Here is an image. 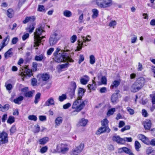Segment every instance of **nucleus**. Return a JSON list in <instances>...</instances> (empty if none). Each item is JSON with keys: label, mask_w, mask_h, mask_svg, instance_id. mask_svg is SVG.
<instances>
[{"label": "nucleus", "mask_w": 155, "mask_h": 155, "mask_svg": "<svg viewBox=\"0 0 155 155\" xmlns=\"http://www.w3.org/2000/svg\"><path fill=\"white\" fill-rule=\"evenodd\" d=\"M70 51L68 50H62L58 48L54 53V57L53 59L56 62L58 63L65 61L73 62L74 60L69 57L68 54L65 52V51Z\"/></svg>", "instance_id": "nucleus-1"}, {"label": "nucleus", "mask_w": 155, "mask_h": 155, "mask_svg": "<svg viewBox=\"0 0 155 155\" xmlns=\"http://www.w3.org/2000/svg\"><path fill=\"white\" fill-rule=\"evenodd\" d=\"M145 82L144 78L140 77L138 78L131 86L130 90L131 92H136L140 89L143 86Z\"/></svg>", "instance_id": "nucleus-2"}, {"label": "nucleus", "mask_w": 155, "mask_h": 155, "mask_svg": "<svg viewBox=\"0 0 155 155\" xmlns=\"http://www.w3.org/2000/svg\"><path fill=\"white\" fill-rule=\"evenodd\" d=\"M45 31L41 27H39L36 29L34 33V47L38 46V43L40 40V35L43 32Z\"/></svg>", "instance_id": "nucleus-3"}, {"label": "nucleus", "mask_w": 155, "mask_h": 155, "mask_svg": "<svg viewBox=\"0 0 155 155\" xmlns=\"http://www.w3.org/2000/svg\"><path fill=\"white\" fill-rule=\"evenodd\" d=\"M85 101H83L82 98L77 97L73 104L72 108L77 109V111H80L85 106Z\"/></svg>", "instance_id": "nucleus-4"}, {"label": "nucleus", "mask_w": 155, "mask_h": 155, "mask_svg": "<svg viewBox=\"0 0 155 155\" xmlns=\"http://www.w3.org/2000/svg\"><path fill=\"white\" fill-rule=\"evenodd\" d=\"M60 38V35L56 31H55L51 35L49 40L50 45L52 46L55 45Z\"/></svg>", "instance_id": "nucleus-5"}, {"label": "nucleus", "mask_w": 155, "mask_h": 155, "mask_svg": "<svg viewBox=\"0 0 155 155\" xmlns=\"http://www.w3.org/2000/svg\"><path fill=\"white\" fill-rule=\"evenodd\" d=\"M96 3L99 7L103 8L110 7L112 4V0H96Z\"/></svg>", "instance_id": "nucleus-6"}, {"label": "nucleus", "mask_w": 155, "mask_h": 155, "mask_svg": "<svg viewBox=\"0 0 155 155\" xmlns=\"http://www.w3.org/2000/svg\"><path fill=\"white\" fill-rule=\"evenodd\" d=\"M77 87L76 83L74 81H72L71 83L70 87L68 90V93L69 94L71 98H72L74 95L75 91Z\"/></svg>", "instance_id": "nucleus-7"}, {"label": "nucleus", "mask_w": 155, "mask_h": 155, "mask_svg": "<svg viewBox=\"0 0 155 155\" xmlns=\"http://www.w3.org/2000/svg\"><path fill=\"white\" fill-rule=\"evenodd\" d=\"M84 147V144L81 143L79 146L72 150L71 155H78L82 151Z\"/></svg>", "instance_id": "nucleus-8"}, {"label": "nucleus", "mask_w": 155, "mask_h": 155, "mask_svg": "<svg viewBox=\"0 0 155 155\" xmlns=\"http://www.w3.org/2000/svg\"><path fill=\"white\" fill-rule=\"evenodd\" d=\"M110 131V129L109 128L108 126H102L100 127L96 132V134L100 135L106 132L109 133Z\"/></svg>", "instance_id": "nucleus-9"}, {"label": "nucleus", "mask_w": 155, "mask_h": 155, "mask_svg": "<svg viewBox=\"0 0 155 155\" xmlns=\"http://www.w3.org/2000/svg\"><path fill=\"white\" fill-rule=\"evenodd\" d=\"M8 134L5 132H2L0 133V145L1 143L4 144L8 143V140L7 138Z\"/></svg>", "instance_id": "nucleus-10"}, {"label": "nucleus", "mask_w": 155, "mask_h": 155, "mask_svg": "<svg viewBox=\"0 0 155 155\" xmlns=\"http://www.w3.org/2000/svg\"><path fill=\"white\" fill-rule=\"evenodd\" d=\"M20 75L21 77L27 78L30 77L33 75V73L29 69H26L24 72H21Z\"/></svg>", "instance_id": "nucleus-11"}, {"label": "nucleus", "mask_w": 155, "mask_h": 155, "mask_svg": "<svg viewBox=\"0 0 155 155\" xmlns=\"http://www.w3.org/2000/svg\"><path fill=\"white\" fill-rule=\"evenodd\" d=\"M81 38H82V40H81V41H80V40H78V46L77 48V51H79L81 50L83 47V43L86 42L84 37L81 36Z\"/></svg>", "instance_id": "nucleus-12"}, {"label": "nucleus", "mask_w": 155, "mask_h": 155, "mask_svg": "<svg viewBox=\"0 0 155 155\" xmlns=\"http://www.w3.org/2000/svg\"><path fill=\"white\" fill-rule=\"evenodd\" d=\"M112 140L113 141L117 142L118 143L124 144V140L123 138H120L119 136H114L113 137Z\"/></svg>", "instance_id": "nucleus-13"}, {"label": "nucleus", "mask_w": 155, "mask_h": 155, "mask_svg": "<svg viewBox=\"0 0 155 155\" xmlns=\"http://www.w3.org/2000/svg\"><path fill=\"white\" fill-rule=\"evenodd\" d=\"M119 150L121 152L123 151L126 153L128 154L129 155H134L131 150L126 147H124L120 148L119 149Z\"/></svg>", "instance_id": "nucleus-14"}, {"label": "nucleus", "mask_w": 155, "mask_h": 155, "mask_svg": "<svg viewBox=\"0 0 155 155\" xmlns=\"http://www.w3.org/2000/svg\"><path fill=\"white\" fill-rule=\"evenodd\" d=\"M143 124L145 129L149 130L151 126V121L149 120H147L144 122Z\"/></svg>", "instance_id": "nucleus-15"}, {"label": "nucleus", "mask_w": 155, "mask_h": 155, "mask_svg": "<svg viewBox=\"0 0 155 155\" xmlns=\"http://www.w3.org/2000/svg\"><path fill=\"white\" fill-rule=\"evenodd\" d=\"M54 101L52 97L49 98L45 102L44 104L45 106H49L51 105H54Z\"/></svg>", "instance_id": "nucleus-16"}, {"label": "nucleus", "mask_w": 155, "mask_h": 155, "mask_svg": "<svg viewBox=\"0 0 155 155\" xmlns=\"http://www.w3.org/2000/svg\"><path fill=\"white\" fill-rule=\"evenodd\" d=\"M138 137L139 139L141 140L144 143L147 144H148V139L145 136L140 134L138 135Z\"/></svg>", "instance_id": "nucleus-17"}, {"label": "nucleus", "mask_w": 155, "mask_h": 155, "mask_svg": "<svg viewBox=\"0 0 155 155\" xmlns=\"http://www.w3.org/2000/svg\"><path fill=\"white\" fill-rule=\"evenodd\" d=\"M88 122V120L84 118L81 119L77 124L78 126H85Z\"/></svg>", "instance_id": "nucleus-18"}, {"label": "nucleus", "mask_w": 155, "mask_h": 155, "mask_svg": "<svg viewBox=\"0 0 155 155\" xmlns=\"http://www.w3.org/2000/svg\"><path fill=\"white\" fill-rule=\"evenodd\" d=\"M46 58L44 54H41L39 55H36L35 57V60L37 61H44Z\"/></svg>", "instance_id": "nucleus-19"}, {"label": "nucleus", "mask_w": 155, "mask_h": 155, "mask_svg": "<svg viewBox=\"0 0 155 155\" xmlns=\"http://www.w3.org/2000/svg\"><path fill=\"white\" fill-rule=\"evenodd\" d=\"M39 76L43 81H46L50 78L49 75L47 73L41 74Z\"/></svg>", "instance_id": "nucleus-20"}, {"label": "nucleus", "mask_w": 155, "mask_h": 155, "mask_svg": "<svg viewBox=\"0 0 155 155\" xmlns=\"http://www.w3.org/2000/svg\"><path fill=\"white\" fill-rule=\"evenodd\" d=\"M85 91V89L81 87H79L78 91V97L82 98Z\"/></svg>", "instance_id": "nucleus-21"}, {"label": "nucleus", "mask_w": 155, "mask_h": 155, "mask_svg": "<svg viewBox=\"0 0 155 155\" xmlns=\"http://www.w3.org/2000/svg\"><path fill=\"white\" fill-rule=\"evenodd\" d=\"M35 19V18L34 16L26 17L25 19L23 21L24 24H26L29 21H33Z\"/></svg>", "instance_id": "nucleus-22"}, {"label": "nucleus", "mask_w": 155, "mask_h": 155, "mask_svg": "<svg viewBox=\"0 0 155 155\" xmlns=\"http://www.w3.org/2000/svg\"><path fill=\"white\" fill-rule=\"evenodd\" d=\"M87 87L89 90H94L96 88V84L95 82L93 80H92V84H89Z\"/></svg>", "instance_id": "nucleus-23"}, {"label": "nucleus", "mask_w": 155, "mask_h": 155, "mask_svg": "<svg viewBox=\"0 0 155 155\" xmlns=\"http://www.w3.org/2000/svg\"><path fill=\"white\" fill-rule=\"evenodd\" d=\"M24 99L23 97L20 96L13 100V102L16 104H20Z\"/></svg>", "instance_id": "nucleus-24"}, {"label": "nucleus", "mask_w": 155, "mask_h": 155, "mask_svg": "<svg viewBox=\"0 0 155 155\" xmlns=\"http://www.w3.org/2000/svg\"><path fill=\"white\" fill-rule=\"evenodd\" d=\"M49 138L48 137H45L39 140V141L40 144L41 145H44L48 141Z\"/></svg>", "instance_id": "nucleus-25"}, {"label": "nucleus", "mask_w": 155, "mask_h": 155, "mask_svg": "<svg viewBox=\"0 0 155 155\" xmlns=\"http://www.w3.org/2000/svg\"><path fill=\"white\" fill-rule=\"evenodd\" d=\"M12 48H10L5 53L4 56L5 58L10 57L11 55H12Z\"/></svg>", "instance_id": "nucleus-26"}, {"label": "nucleus", "mask_w": 155, "mask_h": 155, "mask_svg": "<svg viewBox=\"0 0 155 155\" xmlns=\"http://www.w3.org/2000/svg\"><path fill=\"white\" fill-rule=\"evenodd\" d=\"M14 14V12L12 8H9L7 12V15L8 17L12 18Z\"/></svg>", "instance_id": "nucleus-27"}, {"label": "nucleus", "mask_w": 155, "mask_h": 155, "mask_svg": "<svg viewBox=\"0 0 155 155\" xmlns=\"http://www.w3.org/2000/svg\"><path fill=\"white\" fill-rule=\"evenodd\" d=\"M35 28V25L32 23L29 26L26 28V30L28 31L30 33H32Z\"/></svg>", "instance_id": "nucleus-28"}, {"label": "nucleus", "mask_w": 155, "mask_h": 155, "mask_svg": "<svg viewBox=\"0 0 155 155\" xmlns=\"http://www.w3.org/2000/svg\"><path fill=\"white\" fill-rule=\"evenodd\" d=\"M92 12H93V15L92 16V17L93 18H95L98 15V11L97 9L95 8L92 9Z\"/></svg>", "instance_id": "nucleus-29"}, {"label": "nucleus", "mask_w": 155, "mask_h": 155, "mask_svg": "<svg viewBox=\"0 0 155 155\" xmlns=\"http://www.w3.org/2000/svg\"><path fill=\"white\" fill-rule=\"evenodd\" d=\"M63 121L62 118L61 117H58L55 120L56 125L59 126L62 123ZM56 127V126H55Z\"/></svg>", "instance_id": "nucleus-30"}, {"label": "nucleus", "mask_w": 155, "mask_h": 155, "mask_svg": "<svg viewBox=\"0 0 155 155\" xmlns=\"http://www.w3.org/2000/svg\"><path fill=\"white\" fill-rule=\"evenodd\" d=\"M120 84V82L119 81L115 80L113 82L112 84L111 85L110 88L113 89L114 87H117Z\"/></svg>", "instance_id": "nucleus-31"}, {"label": "nucleus", "mask_w": 155, "mask_h": 155, "mask_svg": "<svg viewBox=\"0 0 155 155\" xmlns=\"http://www.w3.org/2000/svg\"><path fill=\"white\" fill-rule=\"evenodd\" d=\"M118 99V95H117V93H115L113 94L111 97V101L113 103H115L116 101Z\"/></svg>", "instance_id": "nucleus-32"}, {"label": "nucleus", "mask_w": 155, "mask_h": 155, "mask_svg": "<svg viewBox=\"0 0 155 155\" xmlns=\"http://www.w3.org/2000/svg\"><path fill=\"white\" fill-rule=\"evenodd\" d=\"M41 94L40 93H38L35 96L34 103L37 104L38 103L40 99Z\"/></svg>", "instance_id": "nucleus-33"}, {"label": "nucleus", "mask_w": 155, "mask_h": 155, "mask_svg": "<svg viewBox=\"0 0 155 155\" xmlns=\"http://www.w3.org/2000/svg\"><path fill=\"white\" fill-rule=\"evenodd\" d=\"M63 15L66 17H69L71 16L72 13L69 10H66L63 12Z\"/></svg>", "instance_id": "nucleus-34"}, {"label": "nucleus", "mask_w": 155, "mask_h": 155, "mask_svg": "<svg viewBox=\"0 0 155 155\" xmlns=\"http://www.w3.org/2000/svg\"><path fill=\"white\" fill-rule=\"evenodd\" d=\"M15 121V119L14 117L12 116H10L7 121L8 123L10 124L14 123Z\"/></svg>", "instance_id": "nucleus-35"}, {"label": "nucleus", "mask_w": 155, "mask_h": 155, "mask_svg": "<svg viewBox=\"0 0 155 155\" xmlns=\"http://www.w3.org/2000/svg\"><path fill=\"white\" fill-rule=\"evenodd\" d=\"M135 147L136 150L137 151H139V148L141 147V145L137 141H135Z\"/></svg>", "instance_id": "nucleus-36"}, {"label": "nucleus", "mask_w": 155, "mask_h": 155, "mask_svg": "<svg viewBox=\"0 0 155 155\" xmlns=\"http://www.w3.org/2000/svg\"><path fill=\"white\" fill-rule=\"evenodd\" d=\"M37 11L40 12H45L46 11L45 7L43 5H38Z\"/></svg>", "instance_id": "nucleus-37"}, {"label": "nucleus", "mask_w": 155, "mask_h": 155, "mask_svg": "<svg viewBox=\"0 0 155 155\" xmlns=\"http://www.w3.org/2000/svg\"><path fill=\"white\" fill-rule=\"evenodd\" d=\"M90 62L91 64H94L95 62V59L94 56L91 55L90 56Z\"/></svg>", "instance_id": "nucleus-38"}, {"label": "nucleus", "mask_w": 155, "mask_h": 155, "mask_svg": "<svg viewBox=\"0 0 155 155\" xmlns=\"http://www.w3.org/2000/svg\"><path fill=\"white\" fill-rule=\"evenodd\" d=\"M115 111V109L114 108H113L109 109L107 113V115L108 116H110L112 115L114 112Z\"/></svg>", "instance_id": "nucleus-39"}, {"label": "nucleus", "mask_w": 155, "mask_h": 155, "mask_svg": "<svg viewBox=\"0 0 155 155\" xmlns=\"http://www.w3.org/2000/svg\"><path fill=\"white\" fill-rule=\"evenodd\" d=\"M67 98L66 95L65 94H63L62 95L59 96L58 97V100L61 102L63 101L64 100Z\"/></svg>", "instance_id": "nucleus-40"}, {"label": "nucleus", "mask_w": 155, "mask_h": 155, "mask_svg": "<svg viewBox=\"0 0 155 155\" xmlns=\"http://www.w3.org/2000/svg\"><path fill=\"white\" fill-rule=\"evenodd\" d=\"M108 121L106 119H105L101 122V124L102 126H108Z\"/></svg>", "instance_id": "nucleus-41"}, {"label": "nucleus", "mask_w": 155, "mask_h": 155, "mask_svg": "<svg viewBox=\"0 0 155 155\" xmlns=\"http://www.w3.org/2000/svg\"><path fill=\"white\" fill-rule=\"evenodd\" d=\"M117 25L116 21L115 20H112L109 23V25L110 27H112L113 28H114L115 26Z\"/></svg>", "instance_id": "nucleus-42"}, {"label": "nucleus", "mask_w": 155, "mask_h": 155, "mask_svg": "<svg viewBox=\"0 0 155 155\" xmlns=\"http://www.w3.org/2000/svg\"><path fill=\"white\" fill-rule=\"evenodd\" d=\"M33 93L32 91H28L25 94L24 96L26 97H31L33 96Z\"/></svg>", "instance_id": "nucleus-43"}, {"label": "nucleus", "mask_w": 155, "mask_h": 155, "mask_svg": "<svg viewBox=\"0 0 155 155\" xmlns=\"http://www.w3.org/2000/svg\"><path fill=\"white\" fill-rule=\"evenodd\" d=\"M28 119L29 120H31L36 121L37 120V118L35 115H31L28 116Z\"/></svg>", "instance_id": "nucleus-44"}, {"label": "nucleus", "mask_w": 155, "mask_h": 155, "mask_svg": "<svg viewBox=\"0 0 155 155\" xmlns=\"http://www.w3.org/2000/svg\"><path fill=\"white\" fill-rule=\"evenodd\" d=\"M153 148L152 147H149L147 148L146 151L147 154L149 155L152 153L153 151Z\"/></svg>", "instance_id": "nucleus-45"}, {"label": "nucleus", "mask_w": 155, "mask_h": 155, "mask_svg": "<svg viewBox=\"0 0 155 155\" xmlns=\"http://www.w3.org/2000/svg\"><path fill=\"white\" fill-rule=\"evenodd\" d=\"M89 81L84 79V78H81L80 79V82L81 84L83 85L86 84Z\"/></svg>", "instance_id": "nucleus-46"}, {"label": "nucleus", "mask_w": 155, "mask_h": 155, "mask_svg": "<svg viewBox=\"0 0 155 155\" xmlns=\"http://www.w3.org/2000/svg\"><path fill=\"white\" fill-rule=\"evenodd\" d=\"M77 37L76 35H73L70 38L71 42L72 43H74L76 40Z\"/></svg>", "instance_id": "nucleus-47"}, {"label": "nucleus", "mask_w": 155, "mask_h": 155, "mask_svg": "<svg viewBox=\"0 0 155 155\" xmlns=\"http://www.w3.org/2000/svg\"><path fill=\"white\" fill-rule=\"evenodd\" d=\"M137 40V36L134 35H133L131 38V42L132 43H135Z\"/></svg>", "instance_id": "nucleus-48"}, {"label": "nucleus", "mask_w": 155, "mask_h": 155, "mask_svg": "<svg viewBox=\"0 0 155 155\" xmlns=\"http://www.w3.org/2000/svg\"><path fill=\"white\" fill-rule=\"evenodd\" d=\"M9 36H8L7 37H6L5 38H4L3 40L2 41V45L4 46V47H5V46H6L7 44H5V42L7 41V39H8V41H9Z\"/></svg>", "instance_id": "nucleus-49"}, {"label": "nucleus", "mask_w": 155, "mask_h": 155, "mask_svg": "<svg viewBox=\"0 0 155 155\" xmlns=\"http://www.w3.org/2000/svg\"><path fill=\"white\" fill-rule=\"evenodd\" d=\"M48 149V147L46 146L43 147L40 150V152L41 153H45L47 151Z\"/></svg>", "instance_id": "nucleus-50"}, {"label": "nucleus", "mask_w": 155, "mask_h": 155, "mask_svg": "<svg viewBox=\"0 0 155 155\" xmlns=\"http://www.w3.org/2000/svg\"><path fill=\"white\" fill-rule=\"evenodd\" d=\"M127 111L129 112L130 114V115H133L134 113V110L131 108L130 107H127Z\"/></svg>", "instance_id": "nucleus-51"}, {"label": "nucleus", "mask_w": 155, "mask_h": 155, "mask_svg": "<svg viewBox=\"0 0 155 155\" xmlns=\"http://www.w3.org/2000/svg\"><path fill=\"white\" fill-rule=\"evenodd\" d=\"M101 80L103 84H107V78L105 76L102 77Z\"/></svg>", "instance_id": "nucleus-52"}, {"label": "nucleus", "mask_w": 155, "mask_h": 155, "mask_svg": "<svg viewBox=\"0 0 155 155\" xmlns=\"http://www.w3.org/2000/svg\"><path fill=\"white\" fill-rule=\"evenodd\" d=\"M69 65V63L68 62L63 64H61L60 66V68L61 69L65 68H67Z\"/></svg>", "instance_id": "nucleus-53"}, {"label": "nucleus", "mask_w": 155, "mask_h": 155, "mask_svg": "<svg viewBox=\"0 0 155 155\" xmlns=\"http://www.w3.org/2000/svg\"><path fill=\"white\" fill-rule=\"evenodd\" d=\"M68 150V148L67 147L62 148L61 149V152L62 153L64 154L67 152Z\"/></svg>", "instance_id": "nucleus-54"}, {"label": "nucleus", "mask_w": 155, "mask_h": 155, "mask_svg": "<svg viewBox=\"0 0 155 155\" xmlns=\"http://www.w3.org/2000/svg\"><path fill=\"white\" fill-rule=\"evenodd\" d=\"M16 130V127L15 125H13L12 126L10 130V132L11 134L14 133Z\"/></svg>", "instance_id": "nucleus-55"}, {"label": "nucleus", "mask_w": 155, "mask_h": 155, "mask_svg": "<svg viewBox=\"0 0 155 155\" xmlns=\"http://www.w3.org/2000/svg\"><path fill=\"white\" fill-rule=\"evenodd\" d=\"M5 86L7 90L8 91L11 90L12 88V86L10 84H8L7 85L5 84Z\"/></svg>", "instance_id": "nucleus-56"}, {"label": "nucleus", "mask_w": 155, "mask_h": 155, "mask_svg": "<svg viewBox=\"0 0 155 155\" xmlns=\"http://www.w3.org/2000/svg\"><path fill=\"white\" fill-rule=\"evenodd\" d=\"M130 126L129 125H127L125 126L124 128L121 129V131L122 132H123L124 131L130 129Z\"/></svg>", "instance_id": "nucleus-57"}, {"label": "nucleus", "mask_w": 155, "mask_h": 155, "mask_svg": "<svg viewBox=\"0 0 155 155\" xmlns=\"http://www.w3.org/2000/svg\"><path fill=\"white\" fill-rule=\"evenodd\" d=\"M142 114L144 117H147L148 116V114L147 111L145 109H143L142 110Z\"/></svg>", "instance_id": "nucleus-58"}, {"label": "nucleus", "mask_w": 155, "mask_h": 155, "mask_svg": "<svg viewBox=\"0 0 155 155\" xmlns=\"http://www.w3.org/2000/svg\"><path fill=\"white\" fill-rule=\"evenodd\" d=\"M35 129L34 131L35 133H38L40 130V127L38 125H35Z\"/></svg>", "instance_id": "nucleus-59"}, {"label": "nucleus", "mask_w": 155, "mask_h": 155, "mask_svg": "<svg viewBox=\"0 0 155 155\" xmlns=\"http://www.w3.org/2000/svg\"><path fill=\"white\" fill-rule=\"evenodd\" d=\"M3 111L8 110L9 109V105L8 104H5L3 107Z\"/></svg>", "instance_id": "nucleus-60"}, {"label": "nucleus", "mask_w": 155, "mask_h": 155, "mask_svg": "<svg viewBox=\"0 0 155 155\" xmlns=\"http://www.w3.org/2000/svg\"><path fill=\"white\" fill-rule=\"evenodd\" d=\"M80 58L78 61V63L80 64L84 60V57L83 55L80 54Z\"/></svg>", "instance_id": "nucleus-61"}, {"label": "nucleus", "mask_w": 155, "mask_h": 155, "mask_svg": "<svg viewBox=\"0 0 155 155\" xmlns=\"http://www.w3.org/2000/svg\"><path fill=\"white\" fill-rule=\"evenodd\" d=\"M38 64L36 62H33L32 63V67L34 71H36L37 69Z\"/></svg>", "instance_id": "nucleus-62"}, {"label": "nucleus", "mask_w": 155, "mask_h": 155, "mask_svg": "<svg viewBox=\"0 0 155 155\" xmlns=\"http://www.w3.org/2000/svg\"><path fill=\"white\" fill-rule=\"evenodd\" d=\"M39 119L41 121H44L46 120V117L45 116L40 115L39 116Z\"/></svg>", "instance_id": "nucleus-63"}, {"label": "nucleus", "mask_w": 155, "mask_h": 155, "mask_svg": "<svg viewBox=\"0 0 155 155\" xmlns=\"http://www.w3.org/2000/svg\"><path fill=\"white\" fill-rule=\"evenodd\" d=\"M37 81L36 79L33 78L31 79V84L33 86H35L36 85Z\"/></svg>", "instance_id": "nucleus-64"}]
</instances>
